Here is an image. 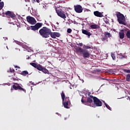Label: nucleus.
<instances>
[{
  "label": "nucleus",
  "instance_id": "f257e3e1",
  "mask_svg": "<svg viewBox=\"0 0 130 130\" xmlns=\"http://www.w3.org/2000/svg\"><path fill=\"white\" fill-rule=\"evenodd\" d=\"M50 33H51V29L45 26L41 28L39 30L40 35L43 38H48L49 35H50Z\"/></svg>",
  "mask_w": 130,
  "mask_h": 130
},
{
  "label": "nucleus",
  "instance_id": "f03ea898",
  "mask_svg": "<svg viewBox=\"0 0 130 130\" xmlns=\"http://www.w3.org/2000/svg\"><path fill=\"white\" fill-rule=\"evenodd\" d=\"M116 15L119 24L126 26V20L124 15L119 12H117Z\"/></svg>",
  "mask_w": 130,
  "mask_h": 130
},
{
  "label": "nucleus",
  "instance_id": "7ed1b4c3",
  "mask_svg": "<svg viewBox=\"0 0 130 130\" xmlns=\"http://www.w3.org/2000/svg\"><path fill=\"white\" fill-rule=\"evenodd\" d=\"M77 53L82 54L84 58H89L90 57V52L86 49H84L81 47H78L76 48Z\"/></svg>",
  "mask_w": 130,
  "mask_h": 130
},
{
  "label": "nucleus",
  "instance_id": "20e7f679",
  "mask_svg": "<svg viewBox=\"0 0 130 130\" xmlns=\"http://www.w3.org/2000/svg\"><path fill=\"white\" fill-rule=\"evenodd\" d=\"M61 97L62 101V105H63L64 108H67V109H69L70 107H69V102H70V98L66 96V94H64V92L62 91L61 93Z\"/></svg>",
  "mask_w": 130,
  "mask_h": 130
},
{
  "label": "nucleus",
  "instance_id": "39448f33",
  "mask_svg": "<svg viewBox=\"0 0 130 130\" xmlns=\"http://www.w3.org/2000/svg\"><path fill=\"white\" fill-rule=\"evenodd\" d=\"M94 98L95 96L90 95L89 97L87 99V101H84L83 99H81L82 103L84 104V105H87L88 106H91V104L93 103V101H94Z\"/></svg>",
  "mask_w": 130,
  "mask_h": 130
},
{
  "label": "nucleus",
  "instance_id": "423d86ee",
  "mask_svg": "<svg viewBox=\"0 0 130 130\" xmlns=\"http://www.w3.org/2000/svg\"><path fill=\"white\" fill-rule=\"evenodd\" d=\"M42 27V23H37L34 26H30L31 29L33 31H36Z\"/></svg>",
  "mask_w": 130,
  "mask_h": 130
},
{
  "label": "nucleus",
  "instance_id": "0eeeda50",
  "mask_svg": "<svg viewBox=\"0 0 130 130\" xmlns=\"http://www.w3.org/2000/svg\"><path fill=\"white\" fill-rule=\"evenodd\" d=\"M56 13H57V14L59 17H60V18H62V19H66L67 16H66V14H64V12L61 10H57L56 9Z\"/></svg>",
  "mask_w": 130,
  "mask_h": 130
},
{
  "label": "nucleus",
  "instance_id": "6e6552de",
  "mask_svg": "<svg viewBox=\"0 0 130 130\" xmlns=\"http://www.w3.org/2000/svg\"><path fill=\"white\" fill-rule=\"evenodd\" d=\"M93 103L95 106H97V107H100L102 106V102L99 100L97 97L95 96L94 98V101Z\"/></svg>",
  "mask_w": 130,
  "mask_h": 130
},
{
  "label": "nucleus",
  "instance_id": "1a4fd4ad",
  "mask_svg": "<svg viewBox=\"0 0 130 130\" xmlns=\"http://www.w3.org/2000/svg\"><path fill=\"white\" fill-rule=\"evenodd\" d=\"M26 20L28 23H29V24H31V25H35V24H36V20H35V18H34L33 17H31L30 16H27L26 17Z\"/></svg>",
  "mask_w": 130,
  "mask_h": 130
},
{
  "label": "nucleus",
  "instance_id": "9d476101",
  "mask_svg": "<svg viewBox=\"0 0 130 130\" xmlns=\"http://www.w3.org/2000/svg\"><path fill=\"white\" fill-rule=\"evenodd\" d=\"M12 87L14 90H20V91H23V92L26 93V89L23 88L17 83H16L15 85H13Z\"/></svg>",
  "mask_w": 130,
  "mask_h": 130
},
{
  "label": "nucleus",
  "instance_id": "9b49d317",
  "mask_svg": "<svg viewBox=\"0 0 130 130\" xmlns=\"http://www.w3.org/2000/svg\"><path fill=\"white\" fill-rule=\"evenodd\" d=\"M74 10L76 13H80L83 12V7L81 5L75 6Z\"/></svg>",
  "mask_w": 130,
  "mask_h": 130
},
{
  "label": "nucleus",
  "instance_id": "f8f14e48",
  "mask_svg": "<svg viewBox=\"0 0 130 130\" xmlns=\"http://www.w3.org/2000/svg\"><path fill=\"white\" fill-rule=\"evenodd\" d=\"M50 35L52 38H53L54 39H55L56 37H59L60 36V34L59 32H52L51 30V33L50 34Z\"/></svg>",
  "mask_w": 130,
  "mask_h": 130
},
{
  "label": "nucleus",
  "instance_id": "ddd939ff",
  "mask_svg": "<svg viewBox=\"0 0 130 130\" xmlns=\"http://www.w3.org/2000/svg\"><path fill=\"white\" fill-rule=\"evenodd\" d=\"M5 15L7 16V17H10V18H16V15L14 14V13L8 11L5 13Z\"/></svg>",
  "mask_w": 130,
  "mask_h": 130
},
{
  "label": "nucleus",
  "instance_id": "4468645a",
  "mask_svg": "<svg viewBox=\"0 0 130 130\" xmlns=\"http://www.w3.org/2000/svg\"><path fill=\"white\" fill-rule=\"evenodd\" d=\"M93 14L94 16H95V17H98L99 18H102V17H103V14H102V13L98 11H94L93 12Z\"/></svg>",
  "mask_w": 130,
  "mask_h": 130
},
{
  "label": "nucleus",
  "instance_id": "2eb2a0df",
  "mask_svg": "<svg viewBox=\"0 0 130 130\" xmlns=\"http://www.w3.org/2000/svg\"><path fill=\"white\" fill-rule=\"evenodd\" d=\"M124 30L121 29L119 32V37L120 39H123L124 38Z\"/></svg>",
  "mask_w": 130,
  "mask_h": 130
},
{
  "label": "nucleus",
  "instance_id": "dca6fc26",
  "mask_svg": "<svg viewBox=\"0 0 130 130\" xmlns=\"http://www.w3.org/2000/svg\"><path fill=\"white\" fill-rule=\"evenodd\" d=\"M82 32L85 35L88 36V38H90V36L91 35V32L88 31L87 30L82 29Z\"/></svg>",
  "mask_w": 130,
  "mask_h": 130
},
{
  "label": "nucleus",
  "instance_id": "f3484780",
  "mask_svg": "<svg viewBox=\"0 0 130 130\" xmlns=\"http://www.w3.org/2000/svg\"><path fill=\"white\" fill-rule=\"evenodd\" d=\"M90 27L91 29H99L100 28V26L97 24H91L90 25Z\"/></svg>",
  "mask_w": 130,
  "mask_h": 130
},
{
  "label": "nucleus",
  "instance_id": "a211bd4d",
  "mask_svg": "<svg viewBox=\"0 0 130 130\" xmlns=\"http://www.w3.org/2000/svg\"><path fill=\"white\" fill-rule=\"evenodd\" d=\"M104 35L107 39H108V38H110V37H112V35L108 32H105Z\"/></svg>",
  "mask_w": 130,
  "mask_h": 130
},
{
  "label": "nucleus",
  "instance_id": "6ab92c4d",
  "mask_svg": "<svg viewBox=\"0 0 130 130\" xmlns=\"http://www.w3.org/2000/svg\"><path fill=\"white\" fill-rule=\"evenodd\" d=\"M42 72H43L44 74H49V71L46 68H43Z\"/></svg>",
  "mask_w": 130,
  "mask_h": 130
},
{
  "label": "nucleus",
  "instance_id": "aec40b11",
  "mask_svg": "<svg viewBox=\"0 0 130 130\" xmlns=\"http://www.w3.org/2000/svg\"><path fill=\"white\" fill-rule=\"evenodd\" d=\"M38 71H42V69H43V67H42V66L40 65V64H38V66H37V68Z\"/></svg>",
  "mask_w": 130,
  "mask_h": 130
},
{
  "label": "nucleus",
  "instance_id": "412c9836",
  "mask_svg": "<svg viewBox=\"0 0 130 130\" xmlns=\"http://www.w3.org/2000/svg\"><path fill=\"white\" fill-rule=\"evenodd\" d=\"M29 74V72L27 71H23L21 72V75H22V76H26V75H28Z\"/></svg>",
  "mask_w": 130,
  "mask_h": 130
},
{
  "label": "nucleus",
  "instance_id": "4be33fe9",
  "mask_svg": "<svg viewBox=\"0 0 130 130\" xmlns=\"http://www.w3.org/2000/svg\"><path fill=\"white\" fill-rule=\"evenodd\" d=\"M83 48H84L83 49H86V50H87V49H91V46H86V45H84Z\"/></svg>",
  "mask_w": 130,
  "mask_h": 130
},
{
  "label": "nucleus",
  "instance_id": "5701e85b",
  "mask_svg": "<svg viewBox=\"0 0 130 130\" xmlns=\"http://www.w3.org/2000/svg\"><path fill=\"white\" fill-rule=\"evenodd\" d=\"M30 66H32V67H34V68H35L36 69L37 68V66L38 64H37L36 63H30Z\"/></svg>",
  "mask_w": 130,
  "mask_h": 130
},
{
  "label": "nucleus",
  "instance_id": "b1692460",
  "mask_svg": "<svg viewBox=\"0 0 130 130\" xmlns=\"http://www.w3.org/2000/svg\"><path fill=\"white\" fill-rule=\"evenodd\" d=\"M126 80L127 82H130V74H128L126 77Z\"/></svg>",
  "mask_w": 130,
  "mask_h": 130
},
{
  "label": "nucleus",
  "instance_id": "393cba45",
  "mask_svg": "<svg viewBox=\"0 0 130 130\" xmlns=\"http://www.w3.org/2000/svg\"><path fill=\"white\" fill-rule=\"evenodd\" d=\"M127 38L130 39V30H127L126 34Z\"/></svg>",
  "mask_w": 130,
  "mask_h": 130
},
{
  "label": "nucleus",
  "instance_id": "a878e982",
  "mask_svg": "<svg viewBox=\"0 0 130 130\" xmlns=\"http://www.w3.org/2000/svg\"><path fill=\"white\" fill-rule=\"evenodd\" d=\"M10 73H13L12 76H16V73H15V70L10 69Z\"/></svg>",
  "mask_w": 130,
  "mask_h": 130
},
{
  "label": "nucleus",
  "instance_id": "bb28decb",
  "mask_svg": "<svg viewBox=\"0 0 130 130\" xmlns=\"http://www.w3.org/2000/svg\"><path fill=\"white\" fill-rule=\"evenodd\" d=\"M105 105L106 107H107V108H108V109H109V110H111V108H110V106H109V105H108L107 104H106V103H105Z\"/></svg>",
  "mask_w": 130,
  "mask_h": 130
},
{
  "label": "nucleus",
  "instance_id": "cd10ccee",
  "mask_svg": "<svg viewBox=\"0 0 130 130\" xmlns=\"http://www.w3.org/2000/svg\"><path fill=\"white\" fill-rule=\"evenodd\" d=\"M105 23H106V24H109V20L107 18H105L104 20Z\"/></svg>",
  "mask_w": 130,
  "mask_h": 130
},
{
  "label": "nucleus",
  "instance_id": "c85d7f7f",
  "mask_svg": "<svg viewBox=\"0 0 130 130\" xmlns=\"http://www.w3.org/2000/svg\"><path fill=\"white\" fill-rule=\"evenodd\" d=\"M123 72L124 73H127L128 74H130V70H128L127 69H124Z\"/></svg>",
  "mask_w": 130,
  "mask_h": 130
},
{
  "label": "nucleus",
  "instance_id": "c756f323",
  "mask_svg": "<svg viewBox=\"0 0 130 130\" xmlns=\"http://www.w3.org/2000/svg\"><path fill=\"white\" fill-rule=\"evenodd\" d=\"M111 57H112V59H113V60H115V54L112 53L111 54Z\"/></svg>",
  "mask_w": 130,
  "mask_h": 130
},
{
  "label": "nucleus",
  "instance_id": "7c9ffc66",
  "mask_svg": "<svg viewBox=\"0 0 130 130\" xmlns=\"http://www.w3.org/2000/svg\"><path fill=\"white\" fill-rule=\"evenodd\" d=\"M107 39H108L105 36L102 38V41H105V40H107V41H108V40H107Z\"/></svg>",
  "mask_w": 130,
  "mask_h": 130
},
{
  "label": "nucleus",
  "instance_id": "2f4dec72",
  "mask_svg": "<svg viewBox=\"0 0 130 130\" xmlns=\"http://www.w3.org/2000/svg\"><path fill=\"white\" fill-rule=\"evenodd\" d=\"M72 29L71 28H68L67 29V33H72Z\"/></svg>",
  "mask_w": 130,
  "mask_h": 130
},
{
  "label": "nucleus",
  "instance_id": "473e14b6",
  "mask_svg": "<svg viewBox=\"0 0 130 130\" xmlns=\"http://www.w3.org/2000/svg\"><path fill=\"white\" fill-rule=\"evenodd\" d=\"M120 58H121V59H122V58H125V56L124 55H121L120 56Z\"/></svg>",
  "mask_w": 130,
  "mask_h": 130
},
{
  "label": "nucleus",
  "instance_id": "72a5a7b5",
  "mask_svg": "<svg viewBox=\"0 0 130 130\" xmlns=\"http://www.w3.org/2000/svg\"><path fill=\"white\" fill-rule=\"evenodd\" d=\"M0 7H2V8H4V2H0Z\"/></svg>",
  "mask_w": 130,
  "mask_h": 130
},
{
  "label": "nucleus",
  "instance_id": "f704fd0d",
  "mask_svg": "<svg viewBox=\"0 0 130 130\" xmlns=\"http://www.w3.org/2000/svg\"><path fill=\"white\" fill-rule=\"evenodd\" d=\"M77 45H78V46H80L81 47H82V46H83V43H79V44H77Z\"/></svg>",
  "mask_w": 130,
  "mask_h": 130
},
{
  "label": "nucleus",
  "instance_id": "c9c22d12",
  "mask_svg": "<svg viewBox=\"0 0 130 130\" xmlns=\"http://www.w3.org/2000/svg\"><path fill=\"white\" fill-rule=\"evenodd\" d=\"M95 72H98V73H100V72H101V70H99V69H96L95 70Z\"/></svg>",
  "mask_w": 130,
  "mask_h": 130
},
{
  "label": "nucleus",
  "instance_id": "e433bc0d",
  "mask_svg": "<svg viewBox=\"0 0 130 130\" xmlns=\"http://www.w3.org/2000/svg\"><path fill=\"white\" fill-rule=\"evenodd\" d=\"M12 79H13L14 81H17V78H12Z\"/></svg>",
  "mask_w": 130,
  "mask_h": 130
},
{
  "label": "nucleus",
  "instance_id": "4c0bfd02",
  "mask_svg": "<svg viewBox=\"0 0 130 130\" xmlns=\"http://www.w3.org/2000/svg\"><path fill=\"white\" fill-rule=\"evenodd\" d=\"M29 84H30V85H34V83H32V82H29Z\"/></svg>",
  "mask_w": 130,
  "mask_h": 130
},
{
  "label": "nucleus",
  "instance_id": "58836bf2",
  "mask_svg": "<svg viewBox=\"0 0 130 130\" xmlns=\"http://www.w3.org/2000/svg\"><path fill=\"white\" fill-rule=\"evenodd\" d=\"M26 3H29L30 2V0H25Z\"/></svg>",
  "mask_w": 130,
  "mask_h": 130
},
{
  "label": "nucleus",
  "instance_id": "ea45409f",
  "mask_svg": "<svg viewBox=\"0 0 130 130\" xmlns=\"http://www.w3.org/2000/svg\"><path fill=\"white\" fill-rule=\"evenodd\" d=\"M15 68L16 69H20V67H19V66H15Z\"/></svg>",
  "mask_w": 130,
  "mask_h": 130
},
{
  "label": "nucleus",
  "instance_id": "a19ab883",
  "mask_svg": "<svg viewBox=\"0 0 130 130\" xmlns=\"http://www.w3.org/2000/svg\"><path fill=\"white\" fill-rule=\"evenodd\" d=\"M100 80H104V78H102V77H100Z\"/></svg>",
  "mask_w": 130,
  "mask_h": 130
},
{
  "label": "nucleus",
  "instance_id": "79ce46f5",
  "mask_svg": "<svg viewBox=\"0 0 130 130\" xmlns=\"http://www.w3.org/2000/svg\"><path fill=\"white\" fill-rule=\"evenodd\" d=\"M36 2H37V3H40V1L39 0H36Z\"/></svg>",
  "mask_w": 130,
  "mask_h": 130
},
{
  "label": "nucleus",
  "instance_id": "37998d69",
  "mask_svg": "<svg viewBox=\"0 0 130 130\" xmlns=\"http://www.w3.org/2000/svg\"><path fill=\"white\" fill-rule=\"evenodd\" d=\"M98 4L99 5H101L102 3L98 2Z\"/></svg>",
  "mask_w": 130,
  "mask_h": 130
},
{
  "label": "nucleus",
  "instance_id": "c03bdc74",
  "mask_svg": "<svg viewBox=\"0 0 130 130\" xmlns=\"http://www.w3.org/2000/svg\"><path fill=\"white\" fill-rule=\"evenodd\" d=\"M2 9H3V7H2L0 6V11H1V10H2Z\"/></svg>",
  "mask_w": 130,
  "mask_h": 130
},
{
  "label": "nucleus",
  "instance_id": "a18cd8bd",
  "mask_svg": "<svg viewBox=\"0 0 130 130\" xmlns=\"http://www.w3.org/2000/svg\"><path fill=\"white\" fill-rule=\"evenodd\" d=\"M48 63L51 64V62L48 61Z\"/></svg>",
  "mask_w": 130,
  "mask_h": 130
},
{
  "label": "nucleus",
  "instance_id": "49530a36",
  "mask_svg": "<svg viewBox=\"0 0 130 130\" xmlns=\"http://www.w3.org/2000/svg\"><path fill=\"white\" fill-rule=\"evenodd\" d=\"M26 59H29V57H28L27 58H26Z\"/></svg>",
  "mask_w": 130,
  "mask_h": 130
},
{
  "label": "nucleus",
  "instance_id": "de8ad7c7",
  "mask_svg": "<svg viewBox=\"0 0 130 130\" xmlns=\"http://www.w3.org/2000/svg\"><path fill=\"white\" fill-rule=\"evenodd\" d=\"M67 119V118H64V120H66Z\"/></svg>",
  "mask_w": 130,
  "mask_h": 130
},
{
  "label": "nucleus",
  "instance_id": "09e8293b",
  "mask_svg": "<svg viewBox=\"0 0 130 130\" xmlns=\"http://www.w3.org/2000/svg\"><path fill=\"white\" fill-rule=\"evenodd\" d=\"M56 114H58V113H56Z\"/></svg>",
  "mask_w": 130,
  "mask_h": 130
},
{
  "label": "nucleus",
  "instance_id": "8fccbe9b",
  "mask_svg": "<svg viewBox=\"0 0 130 130\" xmlns=\"http://www.w3.org/2000/svg\"><path fill=\"white\" fill-rule=\"evenodd\" d=\"M0 16H2V14H0Z\"/></svg>",
  "mask_w": 130,
  "mask_h": 130
},
{
  "label": "nucleus",
  "instance_id": "3c124183",
  "mask_svg": "<svg viewBox=\"0 0 130 130\" xmlns=\"http://www.w3.org/2000/svg\"><path fill=\"white\" fill-rule=\"evenodd\" d=\"M3 17H5V15H3Z\"/></svg>",
  "mask_w": 130,
  "mask_h": 130
},
{
  "label": "nucleus",
  "instance_id": "603ef678",
  "mask_svg": "<svg viewBox=\"0 0 130 130\" xmlns=\"http://www.w3.org/2000/svg\"><path fill=\"white\" fill-rule=\"evenodd\" d=\"M0 2H2V0H0Z\"/></svg>",
  "mask_w": 130,
  "mask_h": 130
}]
</instances>
